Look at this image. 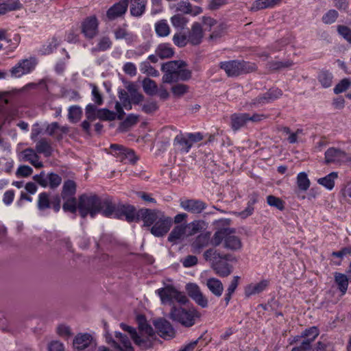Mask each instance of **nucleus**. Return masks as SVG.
<instances>
[{
    "label": "nucleus",
    "instance_id": "obj_38",
    "mask_svg": "<svg viewBox=\"0 0 351 351\" xmlns=\"http://www.w3.org/2000/svg\"><path fill=\"white\" fill-rule=\"evenodd\" d=\"M112 42L108 36L101 37L97 45L92 48L91 51L93 53L104 51L111 48Z\"/></svg>",
    "mask_w": 351,
    "mask_h": 351
},
{
    "label": "nucleus",
    "instance_id": "obj_55",
    "mask_svg": "<svg viewBox=\"0 0 351 351\" xmlns=\"http://www.w3.org/2000/svg\"><path fill=\"white\" fill-rule=\"evenodd\" d=\"M267 203L272 207H275L280 210L285 209V202L279 197L274 195H268L267 197Z\"/></svg>",
    "mask_w": 351,
    "mask_h": 351
},
{
    "label": "nucleus",
    "instance_id": "obj_32",
    "mask_svg": "<svg viewBox=\"0 0 351 351\" xmlns=\"http://www.w3.org/2000/svg\"><path fill=\"white\" fill-rule=\"evenodd\" d=\"M281 0H256L253 2L250 10L256 12L260 10L272 8L278 5Z\"/></svg>",
    "mask_w": 351,
    "mask_h": 351
},
{
    "label": "nucleus",
    "instance_id": "obj_7",
    "mask_svg": "<svg viewBox=\"0 0 351 351\" xmlns=\"http://www.w3.org/2000/svg\"><path fill=\"white\" fill-rule=\"evenodd\" d=\"M115 339L112 337H106L107 342L111 343L112 347L115 351H134L130 340L127 335L120 332H115ZM97 351H112L110 348L105 346H100Z\"/></svg>",
    "mask_w": 351,
    "mask_h": 351
},
{
    "label": "nucleus",
    "instance_id": "obj_16",
    "mask_svg": "<svg viewBox=\"0 0 351 351\" xmlns=\"http://www.w3.org/2000/svg\"><path fill=\"white\" fill-rule=\"evenodd\" d=\"M210 236V232L199 234L191 244V251L195 254H200L204 248L211 243Z\"/></svg>",
    "mask_w": 351,
    "mask_h": 351
},
{
    "label": "nucleus",
    "instance_id": "obj_17",
    "mask_svg": "<svg viewBox=\"0 0 351 351\" xmlns=\"http://www.w3.org/2000/svg\"><path fill=\"white\" fill-rule=\"evenodd\" d=\"M180 206L193 214H199L206 208L207 204L199 199H186L180 202Z\"/></svg>",
    "mask_w": 351,
    "mask_h": 351
},
{
    "label": "nucleus",
    "instance_id": "obj_44",
    "mask_svg": "<svg viewBox=\"0 0 351 351\" xmlns=\"http://www.w3.org/2000/svg\"><path fill=\"white\" fill-rule=\"evenodd\" d=\"M155 31L160 37L167 36L170 34V27L166 20H160L156 23Z\"/></svg>",
    "mask_w": 351,
    "mask_h": 351
},
{
    "label": "nucleus",
    "instance_id": "obj_42",
    "mask_svg": "<svg viewBox=\"0 0 351 351\" xmlns=\"http://www.w3.org/2000/svg\"><path fill=\"white\" fill-rule=\"evenodd\" d=\"M337 172H331L324 178H319L317 182L328 190H332L335 186V180L337 178Z\"/></svg>",
    "mask_w": 351,
    "mask_h": 351
},
{
    "label": "nucleus",
    "instance_id": "obj_20",
    "mask_svg": "<svg viewBox=\"0 0 351 351\" xmlns=\"http://www.w3.org/2000/svg\"><path fill=\"white\" fill-rule=\"evenodd\" d=\"M120 326L124 331L128 332L130 335L131 338L133 339L136 345L138 346L142 349H147L149 347L148 339L139 336L134 328L128 326L123 323H121Z\"/></svg>",
    "mask_w": 351,
    "mask_h": 351
},
{
    "label": "nucleus",
    "instance_id": "obj_34",
    "mask_svg": "<svg viewBox=\"0 0 351 351\" xmlns=\"http://www.w3.org/2000/svg\"><path fill=\"white\" fill-rule=\"evenodd\" d=\"M155 53L160 59L171 58L174 55V51L169 43L160 44Z\"/></svg>",
    "mask_w": 351,
    "mask_h": 351
},
{
    "label": "nucleus",
    "instance_id": "obj_35",
    "mask_svg": "<svg viewBox=\"0 0 351 351\" xmlns=\"http://www.w3.org/2000/svg\"><path fill=\"white\" fill-rule=\"evenodd\" d=\"M117 206L112 203L110 199H103L102 209L100 213L104 217H112L114 216Z\"/></svg>",
    "mask_w": 351,
    "mask_h": 351
},
{
    "label": "nucleus",
    "instance_id": "obj_56",
    "mask_svg": "<svg viewBox=\"0 0 351 351\" xmlns=\"http://www.w3.org/2000/svg\"><path fill=\"white\" fill-rule=\"evenodd\" d=\"M61 96L69 101H76L80 98L78 93L75 90L68 89L65 87L61 88Z\"/></svg>",
    "mask_w": 351,
    "mask_h": 351
},
{
    "label": "nucleus",
    "instance_id": "obj_60",
    "mask_svg": "<svg viewBox=\"0 0 351 351\" xmlns=\"http://www.w3.org/2000/svg\"><path fill=\"white\" fill-rule=\"evenodd\" d=\"M351 86V81L348 78L341 80L334 88L335 94H339L346 91Z\"/></svg>",
    "mask_w": 351,
    "mask_h": 351
},
{
    "label": "nucleus",
    "instance_id": "obj_12",
    "mask_svg": "<svg viewBox=\"0 0 351 351\" xmlns=\"http://www.w3.org/2000/svg\"><path fill=\"white\" fill-rule=\"evenodd\" d=\"M186 291L188 295L200 307L207 308L208 306V300L201 291L200 287L193 282H189L186 285Z\"/></svg>",
    "mask_w": 351,
    "mask_h": 351
},
{
    "label": "nucleus",
    "instance_id": "obj_45",
    "mask_svg": "<svg viewBox=\"0 0 351 351\" xmlns=\"http://www.w3.org/2000/svg\"><path fill=\"white\" fill-rule=\"evenodd\" d=\"M37 207L39 210H45L51 207V200L47 193L43 192L38 195Z\"/></svg>",
    "mask_w": 351,
    "mask_h": 351
},
{
    "label": "nucleus",
    "instance_id": "obj_50",
    "mask_svg": "<svg viewBox=\"0 0 351 351\" xmlns=\"http://www.w3.org/2000/svg\"><path fill=\"white\" fill-rule=\"evenodd\" d=\"M57 334L65 340H68L72 335L71 327L66 324H60L56 328Z\"/></svg>",
    "mask_w": 351,
    "mask_h": 351
},
{
    "label": "nucleus",
    "instance_id": "obj_18",
    "mask_svg": "<svg viewBox=\"0 0 351 351\" xmlns=\"http://www.w3.org/2000/svg\"><path fill=\"white\" fill-rule=\"evenodd\" d=\"M92 116L103 121H113L117 114L107 108L97 109L94 105L89 104V120Z\"/></svg>",
    "mask_w": 351,
    "mask_h": 351
},
{
    "label": "nucleus",
    "instance_id": "obj_26",
    "mask_svg": "<svg viewBox=\"0 0 351 351\" xmlns=\"http://www.w3.org/2000/svg\"><path fill=\"white\" fill-rule=\"evenodd\" d=\"M211 267L220 277H227L232 273V266L222 259L213 263Z\"/></svg>",
    "mask_w": 351,
    "mask_h": 351
},
{
    "label": "nucleus",
    "instance_id": "obj_10",
    "mask_svg": "<svg viewBox=\"0 0 351 351\" xmlns=\"http://www.w3.org/2000/svg\"><path fill=\"white\" fill-rule=\"evenodd\" d=\"M36 64L37 60L34 57L21 60L10 70L11 75L14 77H20L32 72Z\"/></svg>",
    "mask_w": 351,
    "mask_h": 351
},
{
    "label": "nucleus",
    "instance_id": "obj_21",
    "mask_svg": "<svg viewBox=\"0 0 351 351\" xmlns=\"http://www.w3.org/2000/svg\"><path fill=\"white\" fill-rule=\"evenodd\" d=\"M127 10V0H120L107 10L106 16L109 20H114L123 15Z\"/></svg>",
    "mask_w": 351,
    "mask_h": 351
},
{
    "label": "nucleus",
    "instance_id": "obj_27",
    "mask_svg": "<svg viewBox=\"0 0 351 351\" xmlns=\"http://www.w3.org/2000/svg\"><path fill=\"white\" fill-rule=\"evenodd\" d=\"M103 199L96 194L89 195V215L94 217L102 209Z\"/></svg>",
    "mask_w": 351,
    "mask_h": 351
},
{
    "label": "nucleus",
    "instance_id": "obj_2",
    "mask_svg": "<svg viewBox=\"0 0 351 351\" xmlns=\"http://www.w3.org/2000/svg\"><path fill=\"white\" fill-rule=\"evenodd\" d=\"M138 215L143 221V226L148 227L150 232L157 237L165 236L173 224L171 217L158 210L143 208Z\"/></svg>",
    "mask_w": 351,
    "mask_h": 351
},
{
    "label": "nucleus",
    "instance_id": "obj_19",
    "mask_svg": "<svg viewBox=\"0 0 351 351\" xmlns=\"http://www.w3.org/2000/svg\"><path fill=\"white\" fill-rule=\"evenodd\" d=\"M80 33L83 34L86 38L88 36V19H84L80 25L73 27L66 35L65 39L69 43H75Z\"/></svg>",
    "mask_w": 351,
    "mask_h": 351
},
{
    "label": "nucleus",
    "instance_id": "obj_24",
    "mask_svg": "<svg viewBox=\"0 0 351 351\" xmlns=\"http://www.w3.org/2000/svg\"><path fill=\"white\" fill-rule=\"evenodd\" d=\"M206 285L208 290L217 298L222 295L223 285L221 280L216 278H210L206 280Z\"/></svg>",
    "mask_w": 351,
    "mask_h": 351
},
{
    "label": "nucleus",
    "instance_id": "obj_51",
    "mask_svg": "<svg viewBox=\"0 0 351 351\" xmlns=\"http://www.w3.org/2000/svg\"><path fill=\"white\" fill-rule=\"evenodd\" d=\"M138 158L136 156L134 152L132 149L126 148L120 156V160L122 162H127V161L132 165H134L138 160Z\"/></svg>",
    "mask_w": 351,
    "mask_h": 351
},
{
    "label": "nucleus",
    "instance_id": "obj_59",
    "mask_svg": "<svg viewBox=\"0 0 351 351\" xmlns=\"http://www.w3.org/2000/svg\"><path fill=\"white\" fill-rule=\"evenodd\" d=\"M172 25L177 28L184 29L188 20L181 14H176L171 18Z\"/></svg>",
    "mask_w": 351,
    "mask_h": 351
},
{
    "label": "nucleus",
    "instance_id": "obj_53",
    "mask_svg": "<svg viewBox=\"0 0 351 351\" xmlns=\"http://www.w3.org/2000/svg\"><path fill=\"white\" fill-rule=\"evenodd\" d=\"M140 70L143 73H145L152 77H158L159 75V72L147 61L142 62L141 63Z\"/></svg>",
    "mask_w": 351,
    "mask_h": 351
},
{
    "label": "nucleus",
    "instance_id": "obj_9",
    "mask_svg": "<svg viewBox=\"0 0 351 351\" xmlns=\"http://www.w3.org/2000/svg\"><path fill=\"white\" fill-rule=\"evenodd\" d=\"M33 179L41 186L44 188L49 186L51 189L58 188L62 182V178L53 172L46 175L42 171L40 174L35 175Z\"/></svg>",
    "mask_w": 351,
    "mask_h": 351
},
{
    "label": "nucleus",
    "instance_id": "obj_37",
    "mask_svg": "<svg viewBox=\"0 0 351 351\" xmlns=\"http://www.w3.org/2000/svg\"><path fill=\"white\" fill-rule=\"evenodd\" d=\"M335 281L342 295H344L348 287L349 280L347 276L341 273L336 272L335 273Z\"/></svg>",
    "mask_w": 351,
    "mask_h": 351
},
{
    "label": "nucleus",
    "instance_id": "obj_49",
    "mask_svg": "<svg viewBox=\"0 0 351 351\" xmlns=\"http://www.w3.org/2000/svg\"><path fill=\"white\" fill-rule=\"evenodd\" d=\"M297 185L300 190L306 191L310 186V180L305 172H300L297 176Z\"/></svg>",
    "mask_w": 351,
    "mask_h": 351
},
{
    "label": "nucleus",
    "instance_id": "obj_15",
    "mask_svg": "<svg viewBox=\"0 0 351 351\" xmlns=\"http://www.w3.org/2000/svg\"><path fill=\"white\" fill-rule=\"evenodd\" d=\"M114 217L119 219L125 218L128 222H132L136 219V209L129 204L117 205Z\"/></svg>",
    "mask_w": 351,
    "mask_h": 351
},
{
    "label": "nucleus",
    "instance_id": "obj_41",
    "mask_svg": "<svg viewBox=\"0 0 351 351\" xmlns=\"http://www.w3.org/2000/svg\"><path fill=\"white\" fill-rule=\"evenodd\" d=\"M293 64V61L289 60L286 61L272 60L267 62V68L270 71H276L282 69L290 67Z\"/></svg>",
    "mask_w": 351,
    "mask_h": 351
},
{
    "label": "nucleus",
    "instance_id": "obj_29",
    "mask_svg": "<svg viewBox=\"0 0 351 351\" xmlns=\"http://www.w3.org/2000/svg\"><path fill=\"white\" fill-rule=\"evenodd\" d=\"M35 149L37 153L43 154L46 157L51 156L53 152V148L51 145L50 141L45 138H43L36 142Z\"/></svg>",
    "mask_w": 351,
    "mask_h": 351
},
{
    "label": "nucleus",
    "instance_id": "obj_23",
    "mask_svg": "<svg viewBox=\"0 0 351 351\" xmlns=\"http://www.w3.org/2000/svg\"><path fill=\"white\" fill-rule=\"evenodd\" d=\"M130 2V14L133 16H141L146 9L147 0H127V4Z\"/></svg>",
    "mask_w": 351,
    "mask_h": 351
},
{
    "label": "nucleus",
    "instance_id": "obj_22",
    "mask_svg": "<svg viewBox=\"0 0 351 351\" xmlns=\"http://www.w3.org/2000/svg\"><path fill=\"white\" fill-rule=\"evenodd\" d=\"M203 30L199 23H194L189 32L188 41L193 45H198L203 38Z\"/></svg>",
    "mask_w": 351,
    "mask_h": 351
},
{
    "label": "nucleus",
    "instance_id": "obj_46",
    "mask_svg": "<svg viewBox=\"0 0 351 351\" xmlns=\"http://www.w3.org/2000/svg\"><path fill=\"white\" fill-rule=\"evenodd\" d=\"M138 328H139V334H138L139 336L148 339L149 346H150L151 343H150L149 337H152L153 336H154V332L152 327L149 324L145 322V323H140Z\"/></svg>",
    "mask_w": 351,
    "mask_h": 351
},
{
    "label": "nucleus",
    "instance_id": "obj_14",
    "mask_svg": "<svg viewBox=\"0 0 351 351\" xmlns=\"http://www.w3.org/2000/svg\"><path fill=\"white\" fill-rule=\"evenodd\" d=\"M348 160L347 154L341 149L330 147L325 152L326 164L341 163Z\"/></svg>",
    "mask_w": 351,
    "mask_h": 351
},
{
    "label": "nucleus",
    "instance_id": "obj_39",
    "mask_svg": "<svg viewBox=\"0 0 351 351\" xmlns=\"http://www.w3.org/2000/svg\"><path fill=\"white\" fill-rule=\"evenodd\" d=\"M267 286V282L266 280H263L255 285H250L246 287L245 289V294L246 296L249 297L252 295L259 293L262 292Z\"/></svg>",
    "mask_w": 351,
    "mask_h": 351
},
{
    "label": "nucleus",
    "instance_id": "obj_6",
    "mask_svg": "<svg viewBox=\"0 0 351 351\" xmlns=\"http://www.w3.org/2000/svg\"><path fill=\"white\" fill-rule=\"evenodd\" d=\"M156 293L160 297L163 304H171L174 300L180 304H185L189 302L184 293L179 291L172 285H167L165 287L158 289L156 291Z\"/></svg>",
    "mask_w": 351,
    "mask_h": 351
},
{
    "label": "nucleus",
    "instance_id": "obj_25",
    "mask_svg": "<svg viewBox=\"0 0 351 351\" xmlns=\"http://www.w3.org/2000/svg\"><path fill=\"white\" fill-rule=\"evenodd\" d=\"M247 121V113H234L230 116V125L234 131L244 127Z\"/></svg>",
    "mask_w": 351,
    "mask_h": 351
},
{
    "label": "nucleus",
    "instance_id": "obj_54",
    "mask_svg": "<svg viewBox=\"0 0 351 351\" xmlns=\"http://www.w3.org/2000/svg\"><path fill=\"white\" fill-rule=\"evenodd\" d=\"M339 17V13L335 10H329L322 18V21L326 25L334 23Z\"/></svg>",
    "mask_w": 351,
    "mask_h": 351
},
{
    "label": "nucleus",
    "instance_id": "obj_48",
    "mask_svg": "<svg viewBox=\"0 0 351 351\" xmlns=\"http://www.w3.org/2000/svg\"><path fill=\"white\" fill-rule=\"evenodd\" d=\"M142 86L145 93L149 95H153L156 93V83L150 78H145L142 82Z\"/></svg>",
    "mask_w": 351,
    "mask_h": 351
},
{
    "label": "nucleus",
    "instance_id": "obj_52",
    "mask_svg": "<svg viewBox=\"0 0 351 351\" xmlns=\"http://www.w3.org/2000/svg\"><path fill=\"white\" fill-rule=\"evenodd\" d=\"M82 116V110L79 106H73L69 108L68 119L72 123L80 121Z\"/></svg>",
    "mask_w": 351,
    "mask_h": 351
},
{
    "label": "nucleus",
    "instance_id": "obj_3",
    "mask_svg": "<svg viewBox=\"0 0 351 351\" xmlns=\"http://www.w3.org/2000/svg\"><path fill=\"white\" fill-rule=\"evenodd\" d=\"M235 230L230 227L218 228L211 239V245L217 247L223 242V247L231 251L239 250L242 247L241 239L234 235Z\"/></svg>",
    "mask_w": 351,
    "mask_h": 351
},
{
    "label": "nucleus",
    "instance_id": "obj_57",
    "mask_svg": "<svg viewBox=\"0 0 351 351\" xmlns=\"http://www.w3.org/2000/svg\"><path fill=\"white\" fill-rule=\"evenodd\" d=\"M99 21L95 16H89V38H92L98 34Z\"/></svg>",
    "mask_w": 351,
    "mask_h": 351
},
{
    "label": "nucleus",
    "instance_id": "obj_31",
    "mask_svg": "<svg viewBox=\"0 0 351 351\" xmlns=\"http://www.w3.org/2000/svg\"><path fill=\"white\" fill-rule=\"evenodd\" d=\"M76 187L77 186L74 181L71 180H66L62 186L61 197L62 199H67L75 197Z\"/></svg>",
    "mask_w": 351,
    "mask_h": 351
},
{
    "label": "nucleus",
    "instance_id": "obj_64",
    "mask_svg": "<svg viewBox=\"0 0 351 351\" xmlns=\"http://www.w3.org/2000/svg\"><path fill=\"white\" fill-rule=\"evenodd\" d=\"M319 335V330L317 327L313 326L308 329H306L302 332V337L305 339H308L309 340L314 341L315 338Z\"/></svg>",
    "mask_w": 351,
    "mask_h": 351
},
{
    "label": "nucleus",
    "instance_id": "obj_28",
    "mask_svg": "<svg viewBox=\"0 0 351 351\" xmlns=\"http://www.w3.org/2000/svg\"><path fill=\"white\" fill-rule=\"evenodd\" d=\"M22 154L23 160L29 162L35 167L40 168L43 167V162L39 160V156L36 149L27 148L23 151Z\"/></svg>",
    "mask_w": 351,
    "mask_h": 351
},
{
    "label": "nucleus",
    "instance_id": "obj_62",
    "mask_svg": "<svg viewBox=\"0 0 351 351\" xmlns=\"http://www.w3.org/2000/svg\"><path fill=\"white\" fill-rule=\"evenodd\" d=\"M337 30L339 35L351 44V29L350 27L339 25L337 27Z\"/></svg>",
    "mask_w": 351,
    "mask_h": 351
},
{
    "label": "nucleus",
    "instance_id": "obj_4",
    "mask_svg": "<svg viewBox=\"0 0 351 351\" xmlns=\"http://www.w3.org/2000/svg\"><path fill=\"white\" fill-rule=\"evenodd\" d=\"M201 316L200 313L194 306L189 308L173 304L169 312V318L184 327H191L195 320Z\"/></svg>",
    "mask_w": 351,
    "mask_h": 351
},
{
    "label": "nucleus",
    "instance_id": "obj_11",
    "mask_svg": "<svg viewBox=\"0 0 351 351\" xmlns=\"http://www.w3.org/2000/svg\"><path fill=\"white\" fill-rule=\"evenodd\" d=\"M186 291L188 295L200 307L207 308L208 306V300L201 291L200 287L193 282H189L186 285Z\"/></svg>",
    "mask_w": 351,
    "mask_h": 351
},
{
    "label": "nucleus",
    "instance_id": "obj_40",
    "mask_svg": "<svg viewBox=\"0 0 351 351\" xmlns=\"http://www.w3.org/2000/svg\"><path fill=\"white\" fill-rule=\"evenodd\" d=\"M186 228L183 225L176 226L169 234L168 241L176 243L178 240L180 239L186 232Z\"/></svg>",
    "mask_w": 351,
    "mask_h": 351
},
{
    "label": "nucleus",
    "instance_id": "obj_5",
    "mask_svg": "<svg viewBox=\"0 0 351 351\" xmlns=\"http://www.w3.org/2000/svg\"><path fill=\"white\" fill-rule=\"evenodd\" d=\"M220 68L225 71L228 76L234 77L253 72L256 71V66L254 63L243 60H231L221 62Z\"/></svg>",
    "mask_w": 351,
    "mask_h": 351
},
{
    "label": "nucleus",
    "instance_id": "obj_58",
    "mask_svg": "<svg viewBox=\"0 0 351 351\" xmlns=\"http://www.w3.org/2000/svg\"><path fill=\"white\" fill-rule=\"evenodd\" d=\"M174 144L180 145L182 147V149L189 152L191 147L192 144L189 141V138H186L182 134L177 135L174 139Z\"/></svg>",
    "mask_w": 351,
    "mask_h": 351
},
{
    "label": "nucleus",
    "instance_id": "obj_63",
    "mask_svg": "<svg viewBox=\"0 0 351 351\" xmlns=\"http://www.w3.org/2000/svg\"><path fill=\"white\" fill-rule=\"evenodd\" d=\"M226 28V26L223 23H220L218 25L216 26L212 34L209 36V39L212 40H215L219 38H221L224 31Z\"/></svg>",
    "mask_w": 351,
    "mask_h": 351
},
{
    "label": "nucleus",
    "instance_id": "obj_13",
    "mask_svg": "<svg viewBox=\"0 0 351 351\" xmlns=\"http://www.w3.org/2000/svg\"><path fill=\"white\" fill-rule=\"evenodd\" d=\"M158 335L163 339H171L175 335V330L171 323L164 318H159L153 322Z\"/></svg>",
    "mask_w": 351,
    "mask_h": 351
},
{
    "label": "nucleus",
    "instance_id": "obj_36",
    "mask_svg": "<svg viewBox=\"0 0 351 351\" xmlns=\"http://www.w3.org/2000/svg\"><path fill=\"white\" fill-rule=\"evenodd\" d=\"M203 256L206 261L210 262L212 266L213 263L221 260L222 253H221L218 250L211 247L204 252Z\"/></svg>",
    "mask_w": 351,
    "mask_h": 351
},
{
    "label": "nucleus",
    "instance_id": "obj_47",
    "mask_svg": "<svg viewBox=\"0 0 351 351\" xmlns=\"http://www.w3.org/2000/svg\"><path fill=\"white\" fill-rule=\"evenodd\" d=\"M188 235L192 236L202 232L206 228V223L202 220L193 221L188 225Z\"/></svg>",
    "mask_w": 351,
    "mask_h": 351
},
{
    "label": "nucleus",
    "instance_id": "obj_30",
    "mask_svg": "<svg viewBox=\"0 0 351 351\" xmlns=\"http://www.w3.org/2000/svg\"><path fill=\"white\" fill-rule=\"evenodd\" d=\"M176 10L184 14H190L193 16H196L202 12V9L200 7L195 6L193 8L191 4L186 1L179 2L176 6Z\"/></svg>",
    "mask_w": 351,
    "mask_h": 351
},
{
    "label": "nucleus",
    "instance_id": "obj_1",
    "mask_svg": "<svg viewBox=\"0 0 351 351\" xmlns=\"http://www.w3.org/2000/svg\"><path fill=\"white\" fill-rule=\"evenodd\" d=\"M186 63L183 60H171L163 63L161 71L163 83L173 84L171 91L174 97L180 98L189 91V86L178 82L188 81L192 77L191 71L186 69Z\"/></svg>",
    "mask_w": 351,
    "mask_h": 351
},
{
    "label": "nucleus",
    "instance_id": "obj_61",
    "mask_svg": "<svg viewBox=\"0 0 351 351\" xmlns=\"http://www.w3.org/2000/svg\"><path fill=\"white\" fill-rule=\"evenodd\" d=\"M114 37L117 40L125 39L127 40H132V35L125 29L118 27L114 31Z\"/></svg>",
    "mask_w": 351,
    "mask_h": 351
},
{
    "label": "nucleus",
    "instance_id": "obj_43",
    "mask_svg": "<svg viewBox=\"0 0 351 351\" xmlns=\"http://www.w3.org/2000/svg\"><path fill=\"white\" fill-rule=\"evenodd\" d=\"M332 74L329 71L322 70L319 72L317 79L324 88H328L332 85Z\"/></svg>",
    "mask_w": 351,
    "mask_h": 351
},
{
    "label": "nucleus",
    "instance_id": "obj_8",
    "mask_svg": "<svg viewBox=\"0 0 351 351\" xmlns=\"http://www.w3.org/2000/svg\"><path fill=\"white\" fill-rule=\"evenodd\" d=\"M64 203L62 208L64 211H69L72 213L76 212L78 208L82 217L85 218L88 215V196L83 194L79 198L78 202L75 197L63 199Z\"/></svg>",
    "mask_w": 351,
    "mask_h": 351
},
{
    "label": "nucleus",
    "instance_id": "obj_33",
    "mask_svg": "<svg viewBox=\"0 0 351 351\" xmlns=\"http://www.w3.org/2000/svg\"><path fill=\"white\" fill-rule=\"evenodd\" d=\"M73 347L75 351H84L88 347V333L77 334L73 339Z\"/></svg>",
    "mask_w": 351,
    "mask_h": 351
}]
</instances>
